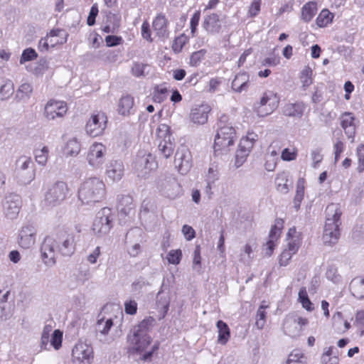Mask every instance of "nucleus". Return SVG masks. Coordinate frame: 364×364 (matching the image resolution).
I'll return each mask as SVG.
<instances>
[{
  "label": "nucleus",
  "mask_w": 364,
  "mask_h": 364,
  "mask_svg": "<svg viewBox=\"0 0 364 364\" xmlns=\"http://www.w3.org/2000/svg\"><path fill=\"white\" fill-rule=\"evenodd\" d=\"M249 75L246 73H241L235 75L232 82V88L235 92H242L248 88Z\"/></svg>",
  "instance_id": "obj_25"
},
{
  "label": "nucleus",
  "mask_w": 364,
  "mask_h": 364,
  "mask_svg": "<svg viewBox=\"0 0 364 364\" xmlns=\"http://www.w3.org/2000/svg\"><path fill=\"white\" fill-rule=\"evenodd\" d=\"M158 147L161 154L168 159L173 152L174 144L171 139L160 140Z\"/></svg>",
  "instance_id": "obj_34"
},
{
  "label": "nucleus",
  "mask_w": 364,
  "mask_h": 364,
  "mask_svg": "<svg viewBox=\"0 0 364 364\" xmlns=\"http://www.w3.org/2000/svg\"><path fill=\"white\" fill-rule=\"evenodd\" d=\"M156 134L159 140L171 139L170 127L165 124H161L158 127Z\"/></svg>",
  "instance_id": "obj_49"
},
{
  "label": "nucleus",
  "mask_w": 364,
  "mask_h": 364,
  "mask_svg": "<svg viewBox=\"0 0 364 364\" xmlns=\"http://www.w3.org/2000/svg\"><path fill=\"white\" fill-rule=\"evenodd\" d=\"M134 105V99L129 95H126L120 99L119 103V112L122 115H128Z\"/></svg>",
  "instance_id": "obj_32"
},
{
  "label": "nucleus",
  "mask_w": 364,
  "mask_h": 364,
  "mask_svg": "<svg viewBox=\"0 0 364 364\" xmlns=\"http://www.w3.org/2000/svg\"><path fill=\"white\" fill-rule=\"evenodd\" d=\"M294 255V253L285 249L280 255L279 264L281 266H287Z\"/></svg>",
  "instance_id": "obj_63"
},
{
  "label": "nucleus",
  "mask_w": 364,
  "mask_h": 364,
  "mask_svg": "<svg viewBox=\"0 0 364 364\" xmlns=\"http://www.w3.org/2000/svg\"><path fill=\"white\" fill-rule=\"evenodd\" d=\"M149 286L150 283L145 278L139 277L132 283V291L134 293L139 294Z\"/></svg>",
  "instance_id": "obj_45"
},
{
  "label": "nucleus",
  "mask_w": 364,
  "mask_h": 364,
  "mask_svg": "<svg viewBox=\"0 0 364 364\" xmlns=\"http://www.w3.org/2000/svg\"><path fill=\"white\" fill-rule=\"evenodd\" d=\"M326 222L322 240L326 245L336 244L340 237L339 227L341 225L342 212L340 205L331 203L326 208Z\"/></svg>",
  "instance_id": "obj_2"
},
{
  "label": "nucleus",
  "mask_w": 364,
  "mask_h": 364,
  "mask_svg": "<svg viewBox=\"0 0 364 364\" xmlns=\"http://www.w3.org/2000/svg\"><path fill=\"white\" fill-rule=\"evenodd\" d=\"M49 150L47 146H43L41 149L35 150V159L36 162L41 166H45L48 158Z\"/></svg>",
  "instance_id": "obj_44"
},
{
  "label": "nucleus",
  "mask_w": 364,
  "mask_h": 364,
  "mask_svg": "<svg viewBox=\"0 0 364 364\" xmlns=\"http://www.w3.org/2000/svg\"><path fill=\"white\" fill-rule=\"evenodd\" d=\"M137 304L134 300L127 301L124 303V311L127 314L134 315L136 313Z\"/></svg>",
  "instance_id": "obj_62"
},
{
  "label": "nucleus",
  "mask_w": 364,
  "mask_h": 364,
  "mask_svg": "<svg viewBox=\"0 0 364 364\" xmlns=\"http://www.w3.org/2000/svg\"><path fill=\"white\" fill-rule=\"evenodd\" d=\"M155 323V318L149 316L132 328L127 336V341L134 350L142 352L149 346L151 338L149 333Z\"/></svg>",
  "instance_id": "obj_3"
},
{
  "label": "nucleus",
  "mask_w": 364,
  "mask_h": 364,
  "mask_svg": "<svg viewBox=\"0 0 364 364\" xmlns=\"http://www.w3.org/2000/svg\"><path fill=\"white\" fill-rule=\"evenodd\" d=\"M304 178H300L298 179L296 183V194L294 198V208L297 211L300 208L301 203L304 199Z\"/></svg>",
  "instance_id": "obj_30"
},
{
  "label": "nucleus",
  "mask_w": 364,
  "mask_h": 364,
  "mask_svg": "<svg viewBox=\"0 0 364 364\" xmlns=\"http://www.w3.org/2000/svg\"><path fill=\"white\" fill-rule=\"evenodd\" d=\"M298 300L301 304L302 307L308 311H311L314 309L313 304L308 296L306 287H303L300 289Z\"/></svg>",
  "instance_id": "obj_39"
},
{
  "label": "nucleus",
  "mask_w": 364,
  "mask_h": 364,
  "mask_svg": "<svg viewBox=\"0 0 364 364\" xmlns=\"http://www.w3.org/2000/svg\"><path fill=\"white\" fill-rule=\"evenodd\" d=\"M38 55L36 52V50L33 48H27L23 50L21 59H20V63L23 64L26 61H30L32 60H34L37 58Z\"/></svg>",
  "instance_id": "obj_54"
},
{
  "label": "nucleus",
  "mask_w": 364,
  "mask_h": 364,
  "mask_svg": "<svg viewBox=\"0 0 364 364\" xmlns=\"http://www.w3.org/2000/svg\"><path fill=\"white\" fill-rule=\"evenodd\" d=\"M203 26L210 33H218L220 29L219 16L215 14L208 16L205 18Z\"/></svg>",
  "instance_id": "obj_27"
},
{
  "label": "nucleus",
  "mask_w": 364,
  "mask_h": 364,
  "mask_svg": "<svg viewBox=\"0 0 364 364\" xmlns=\"http://www.w3.org/2000/svg\"><path fill=\"white\" fill-rule=\"evenodd\" d=\"M114 215L109 208H103L97 213L92 224V230L95 235H107L112 228Z\"/></svg>",
  "instance_id": "obj_7"
},
{
  "label": "nucleus",
  "mask_w": 364,
  "mask_h": 364,
  "mask_svg": "<svg viewBox=\"0 0 364 364\" xmlns=\"http://www.w3.org/2000/svg\"><path fill=\"white\" fill-rule=\"evenodd\" d=\"M279 99L273 92H266L260 101L255 105V109L259 117H265L274 112L278 107Z\"/></svg>",
  "instance_id": "obj_11"
},
{
  "label": "nucleus",
  "mask_w": 364,
  "mask_h": 364,
  "mask_svg": "<svg viewBox=\"0 0 364 364\" xmlns=\"http://www.w3.org/2000/svg\"><path fill=\"white\" fill-rule=\"evenodd\" d=\"M13 315V311L6 304H0V319L1 321L9 320Z\"/></svg>",
  "instance_id": "obj_59"
},
{
  "label": "nucleus",
  "mask_w": 364,
  "mask_h": 364,
  "mask_svg": "<svg viewBox=\"0 0 364 364\" xmlns=\"http://www.w3.org/2000/svg\"><path fill=\"white\" fill-rule=\"evenodd\" d=\"M257 136L254 134H248V135L242 138L239 144V148L245 150V151L250 153L251 149L254 146V143L255 141V137Z\"/></svg>",
  "instance_id": "obj_42"
},
{
  "label": "nucleus",
  "mask_w": 364,
  "mask_h": 364,
  "mask_svg": "<svg viewBox=\"0 0 364 364\" xmlns=\"http://www.w3.org/2000/svg\"><path fill=\"white\" fill-rule=\"evenodd\" d=\"M250 153L238 147L235 154V168L240 167L246 161V159Z\"/></svg>",
  "instance_id": "obj_51"
},
{
  "label": "nucleus",
  "mask_w": 364,
  "mask_h": 364,
  "mask_svg": "<svg viewBox=\"0 0 364 364\" xmlns=\"http://www.w3.org/2000/svg\"><path fill=\"white\" fill-rule=\"evenodd\" d=\"M216 326L218 329V342L224 345L228 341L230 338V328L228 324L221 320L217 322Z\"/></svg>",
  "instance_id": "obj_29"
},
{
  "label": "nucleus",
  "mask_w": 364,
  "mask_h": 364,
  "mask_svg": "<svg viewBox=\"0 0 364 364\" xmlns=\"http://www.w3.org/2000/svg\"><path fill=\"white\" fill-rule=\"evenodd\" d=\"M268 306L264 304V301H263L257 311L255 325L258 329H262L264 326L267 316L265 309Z\"/></svg>",
  "instance_id": "obj_38"
},
{
  "label": "nucleus",
  "mask_w": 364,
  "mask_h": 364,
  "mask_svg": "<svg viewBox=\"0 0 364 364\" xmlns=\"http://www.w3.org/2000/svg\"><path fill=\"white\" fill-rule=\"evenodd\" d=\"M308 323L306 318L300 317L296 314H289L287 316L283 323V330L285 334L291 338H296L300 336L302 326Z\"/></svg>",
  "instance_id": "obj_14"
},
{
  "label": "nucleus",
  "mask_w": 364,
  "mask_h": 364,
  "mask_svg": "<svg viewBox=\"0 0 364 364\" xmlns=\"http://www.w3.org/2000/svg\"><path fill=\"white\" fill-rule=\"evenodd\" d=\"M62 341L63 332L58 329L53 331L49 342L55 350H58L62 346Z\"/></svg>",
  "instance_id": "obj_48"
},
{
  "label": "nucleus",
  "mask_w": 364,
  "mask_h": 364,
  "mask_svg": "<svg viewBox=\"0 0 364 364\" xmlns=\"http://www.w3.org/2000/svg\"><path fill=\"white\" fill-rule=\"evenodd\" d=\"M15 171L19 181L23 184L30 183L36 176L34 163L26 156H21L16 160Z\"/></svg>",
  "instance_id": "obj_8"
},
{
  "label": "nucleus",
  "mask_w": 364,
  "mask_h": 364,
  "mask_svg": "<svg viewBox=\"0 0 364 364\" xmlns=\"http://www.w3.org/2000/svg\"><path fill=\"white\" fill-rule=\"evenodd\" d=\"M340 122L341 126L348 138L351 139L353 141L357 127L353 114L348 112L343 113L340 117Z\"/></svg>",
  "instance_id": "obj_20"
},
{
  "label": "nucleus",
  "mask_w": 364,
  "mask_h": 364,
  "mask_svg": "<svg viewBox=\"0 0 364 364\" xmlns=\"http://www.w3.org/2000/svg\"><path fill=\"white\" fill-rule=\"evenodd\" d=\"M37 230L34 225L26 224L19 230L18 243L23 249L31 248L36 242Z\"/></svg>",
  "instance_id": "obj_18"
},
{
  "label": "nucleus",
  "mask_w": 364,
  "mask_h": 364,
  "mask_svg": "<svg viewBox=\"0 0 364 364\" xmlns=\"http://www.w3.org/2000/svg\"><path fill=\"white\" fill-rule=\"evenodd\" d=\"M14 86L11 80H7L0 87L1 100H6L14 94Z\"/></svg>",
  "instance_id": "obj_36"
},
{
  "label": "nucleus",
  "mask_w": 364,
  "mask_h": 364,
  "mask_svg": "<svg viewBox=\"0 0 364 364\" xmlns=\"http://www.w3.org/2000/svg\"><path fill=\"white\" fill-rule=\"evenodd\" d=\"M157 164L154 157L149 153L140 151L134 161V168L140 177H146L150 171L156 168Z\"/></svg>",
  "instance_id": "obj_12"
},
{
  "label": "nucleus",
  "mask_w": 364,
  "mask_h": 364,
  "mask_svg": "<svg viewBox=\"0 0 364 364\" xmlns=\"http://www.w3.org/2000/svg\"><path fill=\"white\" fill-rule=\"evenodd\" d=\"M93 359V350L91 346L78 342L72 350L73 364H91Z\"/></svg>",
  "instance_id": "obj_15"
},
{
  "label": "nucleus",
  "mask_w": 364,
  "mask_h": 364,
  "mask_svg": "<svg viewBox=\"0 0 364 364\" xmlns=\"http://www.w3.org/2000/svg\"><path fill=\"white\" fill-rule=\"evenodd\" d=\"M106 151L107 149L102 144H92L87 156L89 165L95 168H100L105 162Z\"/></svg>",
  "instance_id": "obj_17"
},
{
  "label": "nucleus",
  "mask_w": 364,
  "mask_h": 364,
  "mask_svg": "<svg viewBox=\"0 0 364 364\" xmlns=\"http://www.w3.org/2000/svg\"><path fill=\"white\" fill-rule=\"evenodd\" d=\"M107 118L104 112H97L91 115L85 125V131L92 137L102 135L107 127Z\"/></svg>",
  "instance_id": "obj_10"
},
{
  "label": "nucleus",
  "mask_w": 364,
  "mask_h": 364,
  "mask_svg": "<svg viewBox=\"0 0 364 364\" xmlns=\"http://www.w3.org/2000/svg\"><path fill=\"white\" fill-rule=\"evenodd\" d=\"M355 325L360 331V336L364 335V310L358 311L355 314Z\"/></svg>",
  "instance_id": "obj_57"
},
{
  "label": "nucleus",
  "mask_w": 364,
  "mask_h": 364,
  "mask_svg": "<svg viewBox=\"0 0 364 364\" xmlns=\"http://www.w3.org/2000/svg\"><path fill=\"white\" fill-rule=\"evenodd\" d=\"M333 15L327 9H323L316 18V23L319 27L326 26L333 20Z\"/></svg>",
  "instance_id": "obj_43"
},
{
  "label": "nucleus",
  "mask_w": 364,
  "mask_h": 364,
  "mask_svg": "<svg viewBox=\"0 0 364 364\" xmlns=\"http://www.w3.org/2000/svg\"><path fill=\"white\" fill-rule=\"evenodd\" d=\"M317 11L316 4L314 2L306 3L302 8L301 18L306 22L310 21Z\"/></svg>",
  "instance_id": "obj_33"
},
{
  "label": "nucleus",
  "mask_w": 364,
  "mask_h": 364,
  "mask_svg": "<svg viewBox=\"0 0 364 364\" xmlns=\"http://www.w3.org/2000/svg\"><path fill=\"white\" fill-rule=\"evenodd\" d=\"M252 252V246L250 244H246L241 250L240 260L244 264H249L253 259Z\"/></svg>",
  "instance_id": "obj_41"
},
{
  "label": "nucleus",
  "mask_w": 364,
  "mask_h": 364,
  "mask_svg": "<svg viewBox=\"0 0 364 364\" xmlns=\"http://www.w3.org/2000/svg\"><path fill=\"white\" fill-rule=\"evenodd\" d=\"M210 107L206 104H202L193 107L190 113V119L194 124H204L208 121Z\"/></svg>",
  "instance_id": "obj_21"
},
{
  "label": "nucleus",
  "mask_w": 364,
  "mask_h": 364,
  "mask_svg": "<svg viewBox=\"0 0 364 364\" xmlns=\"http://www.w3.org/2000/svg\"><path fill=\"white\" fill-rule=\"evenodd\" d=\"M112 326L113 321L111 318L99 319L95 325L96 336L102 340L101 336L107 335Z\"/></svg>",
  "instance_id": "obj_28"
},
{
  "label": "nucleus",
  "mask_w": 364,
  "mask_h": 364,
  "mask_svg": "<svg viewBox=\"0 0 364 364\" xmlns=\"http://www.w3.org/2000/svg\"><path fill=\"white\" fill-rule=\"evenodd\" d=\"M62 35H64L65 38H64V40H63L61 41H57L53 42L52 39L50 40V43H51V46L52 47H53L54 45L56 44V43H61L62 44V43L66 42L68 34L65 33L63 30L59 29V28L53 29V30H51L50 31L49 35L48 36V37H49V38L55 37V36H60Z\"/></svg>",
  "instance_id": "obj_56"
},
{
  "label": "nucleus",
  "mask_w": 364,
  "mask_h": 364,
  "mask_svg": "<svg viewBox=\"0 0 364 364\" xmlns=\"http://www.w3.org/2000/svg\"><path fill=\"white\" fill-rule=\"evenodd\" d=\"M124 172V165L121 161H111L107 166L106 174L112 181H119Z\"/></svg>",
  "instance_id": "obj_22"
},
{
  "label": "nucleus",
  "mask_w": 364,
  "mask_h": 364,
  "mask_svg": "<svg viewBox=\"0 0 364 364\" xmlns=\"http://www.w3.org/2000/svg\"><path fill=\"white\" fill-rule=\"evenodd\" d=\"M167 24L168 21L164 15L160 14L155 18L152 26L159 37H168Z\"/></svg>",
  "instance_id": "obj_23"
},
{
  "label": "nucleus",
  "mask_w": 364,
  "mask_h": 364,
  "mask_svg": "<svg viewBox=\"0 0 364 364\" xmlns=\"http://www.w3.org/2000/svg\"><path fill=\"white\" fill-rule=\"evenodd\" d=\"M357 155L358 159V171L362 173L364 171V144L360 145L357 148Z\"/></svg>",
  "instance_id": "obj_58"
},
{
  "label": "nucleus",
  "mask_w": 364,
  "mask_h": 364,
  "mask_svg": "<svg viewBox=\"0 0 364 364\" xmlns=\"http://www.w3.org/2000/svg\"><path fill=\"white\" fill-rule=\"evenodd\" d=\"M21 203V198L19 195L14 193L6 195L2 201L4 216L9 220L16 219L20 212Z\"/></svg>",
  "instance_id": "obj_13"
},
{
  "label": "nucleus",
  "mask_w": 364,
  "mask_h": 364,
  "mask_svg": "<svg viewBox=\"0 0 364 364\" xmlns=\"http://www.w3.org/2000/svg\"><path fill=\"white\" fill-rule=\"evenodd\" d=\"M69 193L67 183L62 181H56L48 186L43 198V204L47 207H55L64 201Z\"/></svg>",
  "instance_id": "obj_5"
},
{
  "label": "nucleus",
  "mask_w": 364,
  "mask_h": 364,
  "mask_svg": "<svg viewBox=\"0 0 364 364\" xmlns=\"http://www.w3.org/2000/svg\"><path fill=\"white\" fill-rule=\"evenodd\" d=\"M67 105L62 101L50 100L44 109V116L48 120L62 118L67 112Z\"/></svg>",
  "instance_id": "obj_19"
},
{
  "label": "nucleus",
  "mask_w": 364,
  "mask_h": 364,
  "mask_svg": "<svg viewBox=\"0 0 364 364\" xmlns=\"http://www.w3.org/2000/svg\"><path fill=\"white\" fill-rule=\"evenodd\" d=\"M225 118V116L222 117L218 124L219 127L214 142L215 152L227 150L235 142V130L232 126L224 124Z\"/></svg>",
  "instance_id": "obj_6"
},
{
  "label": "nucleus",
  "mask_w": 364,
  "mask_h": 364,
  "mask_svg": "<svg viewBox=\"0 0 364 364\" xmlns=\"http://www.w3.org/2000/svg\"><path fill=\"white\" fill-rule=\"evenodd\" d=\"M312 70L309 67H306L301 73V81L302 87L306 90L312 84Z\"/></svg>",
  "instance_id": "obj_47"
},
{
  "label": "nucleus",
  "mask_w": 364,
  "mask_h": 364,
  "mask_svg": "<svg viewBox=\"0 0 364 364\" xmlns=\"http://www.w3.org/2000/svg\"><path fill=\"white\" fill-rule=\"evenodd\" d=\"M174 164L178 171L186 175L192 167V156L186 146L181 145L178 148L174 158Z\"/></svg>",
  "instance_id": "obj_16"
},
{
  "label": "nucleus",
  "mask_w": 364,
  "mask_h": 364,
  "mask_svg": "<svg viewBox=\"0 0 364 364\" xmlns=\"http://www.w3.org/2000/svg\"><path fill=\"white\" fill-rule=\"evenodd\" d=\"M186 42L187 38L184 35H181L176 37L172 45L173 50L176 53H180Z\"/></svg>",
  "instance_id": "obj_52"
},
{
  "label": "nucleus",
  "mask_w": 364,
  "mask_h": 364,
  "mask_svg": "<svg viewBox=\"0 0 364 364\" xmlns=\"http://www.w3.org/2000/svg\"><path fill=\"white\" fill-rule=\"evenodd\" d=\"M148 67L146 64L135 63L132 68V73L136 77L145 76L146 73H148L146 72V69Z\"/></svg>",
  "instance_id": "obj_53"
},
{
  "label": "nucleus",
  "mask_w": 364,
  "mask_h": 364,
  "mask_svg": "<svg viewBox=\"0 0 364 364\" xmlns=\"http://www.w3.org/2000/svg\"><path fill=\"white\" fill-rule=\"evenodd\" d=\"M288 176L286 173L282 172L277 174L275 178V183L278 191L282 193H287L289 191V187L287 185Z\"/></svg>",
  "instance_id": "obj_37"
},
{
  "label": "nucleus",
  "mask_w": 364,
  "mask_h": 364,
  "mask_svg": "<svg viewBox=\"0 0 364 364\" xmlns=\"http://www.w3.org/2000/svg\"><path fill=\"white\" fill-rule=\"evenodd\" d=\"M75 251V235L66 230L59 231L55 237H46L41 247L43 262L48 267L55 264L57 253L64 257H70Z\"/></svg>",
  "instance_id": "obj_1"
},
{
  "label": "nucleus",
  "mask_w": 364,
  "mask_h": 364,
  "mask_svg": "<svg viewBox=\"0 0 364 364\" xmlns=\"http://www.w3.org/2000/svg\"><path fill=\"white\" fill-rule=\"evenodd\" d=\"M311 157L313 161V167L316 168L317 165L322 161L323 155L321 154V149L316 148L313 149L311 152Z\"/></svg>",
  "instance_id": "obj_60"
},
{
  "label": "nucleus",
  "mask_w": 364,
  "mask_h": 364,
  "mask_svg": "<svg viewBox=\"0 0 364 364\" xmlns=\"http://www.w3.org/2000/svg\"><path fill=\"white\" fill-rule=\"evenodd\" d=\"M80 151V144L76 138H73L68 141L65 151L67 155L69 156H77Z\"/></svg>",
  "instance_id": "obj_40"
},
{
  "label": "nucleus",
  "mask_w": 364,
  "mask_h": 364,
  "mask_svg": "<svg viewBox=\"0 0 364 364\" xmlns=\"http://www.w3.org/2000/svg\"><path fill=\"white\" fill-rule=\"evenodd\" d=\"M205 51L200 50L193 53L190 58V64L191 66H197L204 57Z\"/></svg>",
  "instance_id": "obj_61"
},
{
  "label": "nucleus",
  "mask_w": 364,
  "mask_h": 364,
  "mask_svg": "<svg viewBox=\"0 0 364 364\" xmlns=\"http://www.w3.org/2000/svg\"><path fill=\"white\" fill-rule=\"evenodd\" d=\"M305 106L303 102L288 103L283 108V114L287 117L301 118Z\"/></svg>",
  "instance_id": "obj_24"
},
{
  "label": "nucleus",
  "mask_w": 364,
  "mask_h": 364,
  "mask_svg": "<svg viewBox=\"0 0 364 364\" xmlns=\"http://www.w3.org/2000/svg\"><path fill=\"white\" fill-rule=\"evenodd\" d=\"M106 193L105 185L97 177L86 179L78 191V198L85 204L100 202Z\"/></svg>",
  "instance_id": "obj_4"
},
{
  "label": "nucleus",
  "mask_w": 364,
  "mask_h": 364,
  "mask_svg": "<svg viewBox=\"0 0 364 364\" xmlns=\"http://www.w3.org/2000/svg\"><path fill=\"white\" fill-rule=\"evenodd\" d=\"M182 257V253L180 250H171L167 255V259L169 263L173 264H179Z\"/></svg>",
  "instance_id": "obj_55"
},
{
  "label": "nucleus",
  "mask_w": 364,
  "mask_h": 364,
  "mask_svg": "<svg viewBox=\"0 0 364 364\" xmlns=\"http://www.w3.org/2000/svg\"><path fill=\"white\" fill-rule=\"evenodd\" d=\"M326 278L333 283H338L341 281V276L338 274L337 268L331 265L328 267L326 272Z\"/></svg>",
  "instance_id": "obj_50"
},
{
  "label": "nucleus",
  "mask_w": 364,
  "mask_h": 364,
  "mask_svg": "<svg viewBox=\"0 0 364 364\" xmlns=\"http://www.w3.org/2000/svg\"><path fill=\"white\" fill-rule=\"evenodd\" d=\"M182 232L187 240H191L196 235L193 228L188 225H184L182 227Z\"/></svg>",
  "instance_id": "obj_64"
},
{
  "label": "nucleus",
  "mask_w": 364,
  "mask_h": 364,
  "mask_svg": "<svg viewBox=\"0 0 364 364\" xmlns=\"http://www.w3.org/2000/svg\"><path fill=\"white\" fill-rule=\"evenodd\" d=\"M134 205L132 203V198L129 196H123L119 203L118 210L120 213L124 215H129L134 212Z\"/></svg>",
  "instance_id": "obj_31"
},
{
  "label": "nucleus",
  "mask_w": 364,
  "mask_h": 364,
  "mask_svg": "<svg viewBox=\"0 0 364 364\" xmlns=\"http://www.w3.org/2000/svg\"><path fill=\"white\" fill-rule=\"evenodd\" d=\"M350 289L353 295L359 299H364V278L360 281L353 279L350 285Z\"/></svg>",
  "instance_id": "obj_35"
},
{
  "label": "nucleus",
  "mask_w": 364,
  "mask_h": 364,
  "mask_svg": "<svg viewBox=\"0 0 364 364\" xmlns=\"http://www.w3.org/2000/svg\"><path fill=\"white\" fill-rule=\"evenodd\" d=\"M163 288L164 284H162L161 289L156 294V305L159 309H161L164 317L167 314L169 309L170 296L168 292L164 291Z\"/></svg>",
  "instance_id": "obj_26"
},
{
  "label": "nucleus",
  "mask_w": 364,
  "mask_h": 364,
  "mask_svg": "<svg viewBox=\"0 0 364 364\" xmlns=\"http://www.w3.org/2000/svg\"><path fill=\"white\" fill-rule=\"evenodd\" d=\"M53 330V326L50 324H46L43 329L41 338V348L42 349H47L48 344L50 341V335Z\"/></svg>",
  "instance_id": "obj_46"
},
{
  "label": "nucleus",
  "mask_w": 364,
  "mask_h": 364,
  "mask_svg": "<svg viewBox=\"0 0 364 364\" xmlns=\"http://www.w3.org/2000/svg\"><path fill=\"white\" fill-rule=\"evenodd\" d=\"M158 188L162 195L170 199H175L182 193L180 184L171 175L161 178L158 181Z\"/></svg>",
  "instance_id": "obj_9"
}]
</instances>
